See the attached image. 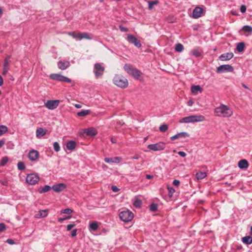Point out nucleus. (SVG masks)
Segmentation results:
<instances>
[{
	"label": "nucleus",
	"mask_w": 252,
	"mask_h": 252,
	"mask_svg": "<svg viewBox=\"0 0 252 252\" xmlns=\"http://www.w3.org/2000/svg\"><path fill=\"white\" fill-rule=\"evenodd\" d=\"M68 34L71 36L73 38L78 40H81L82 39H91L92 37L87 32H69Z\"/></svg>",
	"instance_id": "obj_5"
},
{
	"label": "nucleus",
	"mask_w": 252,
	"mask_h": 252,
	"mask_svg": "<svg viewBox=\"0 0 252 252\" xmlns=\"http://www.w3.org/2000/svg\"><path fill=\"white\" fill-rule=\"evenodd\" d=\"M47 132V130H44L41 127L38 128L36 130V136L37 138H41V137L44 136Z\"/></svg>",
	"instance_id": "obj_24"
},
{
	"label": "nucleus",
	"mask_w": 252,
	"mask_h": 252,
	"mask_svg": "<svg viewBox=\"0 0 252 252\" xmlns=\"http://www.w3.org/2000/svg\"><path fill=\"white\" fill-rule=\"evenodd\" d=\"M6 242L10 245H13L15 243L14 241L11 239H7Z\"/></svg>",
	"instance_id": "obj_52"
},
{
	"label": "nucleus",
	"mask_w": 252,
	"mask_h": 252,
	"mask_svg": "<svg viewBox=\"0 0 252 252\" xmlns=\"http://www.w3.org/2000/svg\"><path fill=\"white\" fill-rule=\"evenodd\" d=\"M245 47V44L244 42H240L237 44V47H236V50L239 52H242L244 51Z\"/></svg>",
	"instance_id": "obj_30"
},
{
	"label": "nucleus",
	"mask_w": 252,
	"mask_h": 252,
	"mask_svg": "<svg viewBox=\"0 0 252 252\" xmlns=\"http://www.w3.org/2000/svg\"><path fill=\"white\" fill-rule=\"evenodd\" d=\"M242 241L246 245H250L252 244V237L250 236L244 237L242 239Z\"/></svg>",
	"instance_id": "obj_25"
},
{
	"label": "nucleus",
	"mask_w": 252,
	"mask_h": 252,
	"mask_svg": "<svg viewBox=\"0 0 252 252\" xmlns=\"http://www.w3.org/2000/svg\"><path fill=\"white\" fill-rule=\"evenodd\" d=\"M167 189L168 190V196L170 198L172 197L173 193L175 192V190L173 187H168Z\"/></svg>",
	"instance_id": "obj_40"
},
{
	"label": "nucleus",
	"mask_w": 252,
	"mask_h": 252,
	"mask_svg": "<svg viewBox=\"0 0 252 252\" xmlns=\"http://www.w3.org/2000/svg\"><path fill=\"white\" fill-rule=\"evenodd\" d=\"M75 226H76V224L74 222H72L71 223L67 225L66 229L67 231H69L73 227H75Z\"/></svg>",
	"instance_id": "obj_47"
},
{
	"label": "nucleus",
	"mask_w": 252,
	"mask_h": 252,
	"mask_svg": "<svg viewBox=\"0 0 252 252\" xmlns=\"http://www.w3.org/2000/svg\"><path fill=\"white\" fill-rule=\"evenodd\" d=\"M158 204L156 203H152L150 206V210L153 212H156L158 210Z\"/></svg>",
	"instance_id": "obj_36"
},
{
	"label": "nucleus",
	"mask_w": 252,
	"mask_h": 252,
	"mask_svg": "<svg viewBox=\"0 0 252 252\" xmlns=\"http://www.w3.org/2000/svg\"><path fill=\"white\" fill-rule=\"evenodd\" d=\"M73 212V210L69 208H66L64 209H63L61 210V214H66L68 215H70L71 213H72Z\"/></svg>",
	"instance_id": "obj_43"
},
{
	"label": "nucleus",
	"mask_w": 252,
	"mask_h": 252,
	"mask_svg": "<svg viewBox=\"0 0 252 252\" xmlns=\"http://www.w3.org/2000/svg\"><path fill=\"white\" fill-rule=\"evenodd\" d=\"M8 131V127L4 125H0V136L5 134Z\"/></svg>",
	"instance_id": "obj_33"
},
{
	"label": "nucleus",
	"mask_w": 252,
	"mask_h": 252,
	"mask_svg": "<svg viewBox=\"0 0 252 252\" xmlns=\"http://www.w3.org/2000/svg\"><path fill=\"white\" fill-rule=\"evenodd\" d=\"M124 69L129 75L132 76L136 79H138L141 76V72L139 70L135 68L131 67L128 64H125Z\"/></svg>",
	"instance_id": "obj_4"
},
{
	"label": "nucleus",
	"mask_w": 252,
	"mask_h": 252,
	"mask_svg": "<svg viewBox=\"0 0 252 252\" xmlns=\"http://www.w3.org/2000/svg\"><path fill=\"white\" fill-rule=\"evenodd\" d=\"M113 81L116 85L122 88H126L128 84L127 80L120 75H115Z\"/></svg>",
	"instance_id": "obj_3"
},
{
	"label": "nucleus",
	"mask_w": 252,
	"mask_h": 252,
	"mask_svg": "<svg viewBox=\"0 0 252 252\" xmlns=\"http://www.w3.org/2000/svg\"><path fill=\"white\" fill-rule=\"evenodd\" d=\"M8 70V68L7 66H4L3 68V71H2V75H5L7 74Z\"/></svg>",
	"instance_id": "obj_49"
},
{
	"label": "nucleus",
	"mask_w": 252,
	"mask_h": 252,
	"mask_svg": "<svg viewBox=\"0 0 252 252\" xmlns=\"http://www.w3.org/2000/svg\"><path fill=\"white\" fill-rule=\"evenodd\" d=\"M203 11V9L202 8H201L199 6L196 7L193 10L192 17L195 19L200 17L202 15Z\"/></svg>",
	"instance_id": "obj_15"
},
{
	"label": "nucleus",
	"mask_w": 252,
	"mask_h": 252,
	"mask_svg": "<svg viewBox=\"0 0 252 252\" xmlns=\"http://www.w3.org/2000/svg\"><path fill=\"white\" fill-rule=\"evenodd\" d=\"M233 56L234 54L232 52L224 53L219 57V59L222 61H228L231 59Z\"/></svg>",
	"instance_id": "obj_16"
},
{
	"label": "nucleus",
	"mask_w": 252,
	"mask_h": 252,
	"mask_svg": "<svg viewBox=\"0 0 252 252\" xmlns=\"http://www.w3.org/2000/svg\"><path fill=\"white\" fill-rule=\"evenodd\" d=\"M111 141L112 142V143H116L117 142V140L116 139H115V138L112 137L111 138Z\"/></svg>",
	"instance_id": "obj_63"
},
{
	"label": "nucleus",
	"mask_w": 252,
	"mask_h": 252,
	"mask_svg": "<svg viewBox=\"0 0 252 252\" xmlns=\"http://www.w3.org/2000/svg\"><path fill=\"white\" fill-rule=\"evenodd\" d=\"M168 126L166 124L161 125L159 127V129L161 132H165L168 130Z\"/></svg>",
	"instance_id": "obj_37"
},
{
	"label": "nucleus",
	"mask_w": 252,
	"mask_h": 252,
	"mask_svg": "<svg viewBox=\"0 0 252 252\" xmlns=\"http://www.w3.org/2000/svg\"><path fill=\"white\" fill-rule=\"evenodd\" d=\"M189 135L188 133H187L186 132H182L178 133L175 134V135L171 137L170 139L171 140L173 141V140H174L177 139L183 138V137H189Z\"/></svg>",
	"instance_id": "obj_19"
},
{
	"label": "nucleus",
	"mask_w": 252,
	"mask_h": 252,
	"mask_svg": "<svg viewBox=\"0 0 252 252\" xmlns=\"http://www.w3.org/2000/svg\"><path fill=\"white\" fill-rule=\"evenodd\" d=\"M215 114L218 117H229L232 114V110L227 106L221 104L220 106L215 108Z\"/></svg>",
	"instance_id": "obj_1"
},
{
	"label": "nucleus",
	"mask_w": 252,
	"mask_h": 252,
	"mask_svg": "<svg viewBox=\"0 0 252 252\" xmlns=\"http://www.w3.org/2000/svg\"><path fill=\"white\" fill-rule=\"evenodd\" d=\"M187 104H188V106H191L193 105V100H191V99H189V100L188 101V102Z\"/></svg>",
	"instance_id": "obj_57"
},
{
	"label": "nucleus",
	"mask_w": 252,
	"mask_h": 252,
	"mask_svg": "<svg viewBox=\"0 0 252 252\" xmlns=\"http://www.w3.org/2000/svg\"><path fill=\"white\" fill-rule=\"evenodd\" d=\"M234 71V68L229 64H223L219 66L217 68V72L221 73L224 72H232Z\"/></svg>",
	"instance_id": "obj_10"
},
{
	"label": "nucleus",
	"mask_w": 252,
	"mask_h": 252,
	"mask_svg": "<svg viewBox=\"0 0 252 252\" xmlns=\"http://www.w3.org/2000/svg\"><path fill=\"white\" fill-rule=\"evenodd\" d=\"M59 100H49L45 103V106L50 110H54L59 106Z\"/></svg>",
	"instance_id": "obj_12"
},
{
	"label": "nucleus",
	"mask_w": 252,
	"mask_h": 252,
	"mask_svg": "<svg viewBox=\"0 0 252 252\" xmlns=\"http://www.w3.org/2000/svg\"><path fill=\"white\" fill-rule=\"evenodd\" d=\"M139 158V156L137 155H136L131 158L132 159H137Z\"/></svg>",
	"instance_id": "obj_62"
},
{
	"label": "nucleus",
	"mask_w": 252,
	"mask_h": 252,
	"mask_svg": "<svg viewBox=\"0 0 252 252\" xmlns=\"http://www.w3.org/2000/svg\"><path fill=\"white\" fill-rule=\"evenodd\" d=\"M39 180L37 175L34 174H28L26 177V182L30 185H35Z\"/></svg>",
	"instance_id": "obj_11"
},
{
	"label": "nucleus",
	"mask_w": 252,
	"mask_h": 252,
	"mask_svg": "<svg viewBox=\"0 0 252 252\" xmlns=\"http://www.w3.org/2000/svg\"><path fill=\"white\" fill-rule=\"evenodd\" d=\"M51 189H52V187L48 185H45L43 188H40L38 191L40 193H43L50 190Z\"/></svg>",
	"instance_id": "obj_31"
},
{
	"label": "nucleus",
	"mask_w": 252,
	"mask_h": 252,
	"mask_svg": "<svg viewBox=\"0 0 252 252\" xmlns=\"http://www.w3.org/2000/svg\"><path fill=\"white\" fill-rule=\"evenodd\" d=\"M77 235V229H73L71 232V236L72 237H75Z\"/></svg>",
	"instance_id": "obj_51"
},
{
	"label": "nucleus",
	"mask_w": 252,
	"mask_h": 252,
	"mask_svg": "<svg viewBox=\"0 0 252 252\" xmlns=\"http://www.w3.org/2000/svg\"><path fill=\"white\" fill-rule=\"evenodd\" d=\"M6 229V225L3 223H0V232L4 231Z\"/></svg>",
	"instance_id": "obj_48"
},
{
	"label": "nucleus",
	"mask_w": 252,
	"mask_h": 252,
	"mask_svg": "<svg viewBox=\"0 0 252 252\" xmlns=\"http://www.w3.org/2000/svg\"><path fill=\"white\" fill-rule=\"evenodd\" d=\"M84 132L87 136H95L97 133V130L94 127L85 129Z\"/></svg>",
	"instance_id": "obj_20"
},
{
	"label": "nucleus",
	"mask_w": 252,
	"mask_h": 252,
	"mask_svg": "<svg viewBox=\"0 0 252 252\" xmlns=\"http://www.w3.org/2000/svg\"><path fill=\"white\" fill-rule=\"evenodd\" d=\"M178 155H180L182 157H185L186 156V154L183 151H179L178 153Z\"/></svg>",
	"instance_id": "obj_55"
},
{
	"label": "nucleus",
	"mask_w": 252,
	"mask_h": 252,
	"mask_svg": "<svg viewBox=\"0 0 252 252\" xmlns=\"http://www.w3.org/2000/svg\"><path fill=\"white\" fill-rule=\"evenodd\" d=\"M119 217L123 221L128 222L133 218V214L129 210L123 211L120 213Z\"/></svg>",
	"instance_id": "obj_6"
},
{
	"label": "nucleus",
	"mask_w": 252,
	"mask_h": 252,
	"mask_svg": "<svg viewBox=\"0 0 252 252\" xmlns=\"http://www.w3.org/2000/svg\"><path fill=\"white\" fill-rule=\"evenodd\" d=\"M176 18L173 16H169L166 18V21L168 23H173L175 22Z\"/></svg>",
	"instance_id": "obj_39"
},
{
	"label": "nucleus",
	"mask_w": 252,
	"mask_h": 252,
	"mask_svg": "<svg viewBox=\"0 0 252 252\" xmlns=\"http://www.w3.org/2000/svg\"><path fill=\"white\" fill-rule=\"evenodd\" d=\"M70 63L68 61H60L58 62V67L62 70H64L69 66Z\"/></svg>",
	"instance_id": "obj_21"
},
{
	"label": "nucleus",
	"mask_w": 252,
	"mask_h": 252,
	"mask_svg": "<svg viewBox=\"0 0 252 252\" xmlns=\"http://www.w3.org/2000/svg\"><path fill=\"white\" fill-rule=\"evenodd\" d=\"M247 9V7L245 5H242L240 7V11L242 13H244L246 12Z\"/></svg>",
	"instance_id": "obj_50"
},
{
	"label": "nucleus",
	"mask_w": 252,
	"mask_h": 252,
	"mask_svg": "<svg viewBox=\"0 0 252 252\" xmlns=\"http://www.w3.org/2000/svg\"><path fill=\"white\" fill-rule=\"evenodd\" d=\"M76 143L74 141L70 140L66 142V147L67 150L72 151L75 149Z\"/></svg>",
	"instance_id": "obj_23"
},
{
	"label": "nucleus",
	"mask_w": 252,
	"mask_h": 252,
	"mask_svg": "<svg viewBox=\"0 0 252 252\" xmlns=\"http://www.w3.org/2000/svg\"><path fill=\"white\" fill-rule=\"evenodd\" d=\"M66 188V185L64 183H60L54 185L52 187L53 189L56 192H60L64 190Z\"/></svg>",
	"instance_id": "obj_14"
},
{
	"label": "nucleus",
	"mask_w": 252,
	"mask_h": 252,
	"mask_svg": "<svg viewBox=\"0 0 252 252\" xmlns=\"http://www.w3.org/2000/svg\"><path fill=\"white\" fill-rule=\"evenodd\" d=\"M202 89L199 85H193L191 87V91L193 94H197L198 91L202 92Z\"/></svg>",
	"instance_id": "obj_26"
},
{
	"label": "nucleus",
	"mask_w": 252,
	"mask_h": 252,
	"mask_svg": "<svg viewBox=\"0 0 252 252\" xmlns=\"http://www.w3.org/2000/svg\"><path fill=\"white\" fill-rule=\"evenodd\" d=\"M104 160L106 163L112 162L118 163L121 161L122 158L119 157H115L114 158H105Z\"/></svg>",
	"instance_id": "obj_18"
},
{
	"label": "nucleus",
	"mask_w": 252,
	"mask_h": 252,
	"mask_svg": "<svg viewBox=\"0 0 252 252\" xmlns=\"http://www.w3.org/2000/svg\"><path fill=\"white\" fill-rule=\"evenodd\" d=\"M10 63V60L4 59L3 65L7 66Z\"/></svg>",
	"instance_id": "obj_56"
},
{
	"label": "nucleus",
	"mask_w": 252,
	"mask_h": 252,
	"mask_svg": "<svg viewBox=\"0 0 252 252\" xmlns=\"http://www.w3.org/2000/svg\"><path fill=\"white\" fill-rule=\"evenodd\" d=\"M0 183L1 185L3 186H7L8 184V182L6 180L5 181H0Z\"/></svg>",
	"instance_id": "obj_58"
},
{
	"label": "nucleus",
	"mask_w": 252,
	"mask_h": 252,
	"mask_svg": "<svg viewBox=\"0 0 252 252\" xmlns=\"http://www.w3.org/2000/svg\"><path fill=\"white\" fill-rule=\"evenodd\" d=\"M133 205L136 208H140L142 205V201L141 200L137 199L134 201Z\"/></svg>",
	"instance_id": "obj_44"
},
{
	"label": "nucleus",
	"mask_w": 252,
	"mask_h": 252,
	"mask_svg": "<svg viewBox=\"0 0 252 252\" xmlns=\"http://www.w3.org/2000/svg\"><path fill=\"white\" fill-rule=\"evenodd\" d=\"M173 184L174 186L178 187V186H179V185L180 184V181L177 180H174L173 182Z\"/></svg>",
	"instance_id": "obj_53"
},
{
	"label": "nucleus",
	"mask_w": 252,
	"mask_h": 252,
	"mask_svg": "<svg viewBox=\"0 0 252 252\" xmlns=\"http://www.w3.org/2000/svg\"><path fill=\"white\" fill-rule=\"evenodd\" d=\"M5 143V140L3 139L0 140V148H1Z\"/></svg>",
	"instance_id": "obj_59"
},
{
	"label": "nucleus",
	"mask_w": 252,
	"mask_h": 252,
	"mask_svg": "<svg viewBox=\"0 0 252 252\" xmlns=\"http://www.w3.org/2000/svg\"><path fill=\"white\" fill-rule=\"evenodd\" d=\"M75 107L77 108H81L82 106L79 104H76L75 105Z\"/></svg>",
	"instance_id": "obj_64"
},
{
	"label": "nucleus",
	"mask_w": 252,
	"mask_h": 252,
	"mask_svg": "<svg viewBox=\"0 0 252 252\" xmlns=\"http://www.w3.org/2000/svg\"><path fill=\"white\" fill-rule=\"evenodd\" d=\"M148 8L149 10H152L153 8V6L156 4H158L159 3V1L157 0H150L148 1Z\"/></svg>",
	"instance_id": "obj_32"
},
{
	"label": "nucleus",
	"mask_w": 252,
	"mask_h": 252,
	"mask_svg": "<svg viewBox=\"0 0 252 252\" xmlns=\"http://www.w3.org/2000/svg\"><path fill=\"white\" fill-rule=\"evenodd\" d=\"M66 220L65 217L64 218H60L58 219V221L60 222H62L63 221Z\"/></svg>",
	"instance_id": "obj_60"
},
{
	"label": "nucleus",
	"mask_w": 252,
	"mask_h": 252,
	"mask_svg": "<svg viewBox=\"0 0 252 252\" xmlns=\"http://www.w3.org/2000/svg\"><path fill=\"white\" fill-rule=\"evenodd\" d=\"M238 166L240 169H246L249 166V163L245 159H241L239 161Z\"/></svg>",
	"instance_id": "obj_22"
},
{
	"label": "nucleus",
	"mask_w": 252,
	"mask_h": 252,
	"mask_svg": "<svg viewBox=\"0 0 252 252\" xmlns=\"http://www.w3.org/2000/svg\"><path fill=\"white\" fill-rule=\"evenodd\" d=\"M104 67L102 66L100 63H96L94 64V73L96 78L102 76L104 73Z\"/></svg>",
	"instance_id": "obj_8"
},
{
	"label": "nucleus",
	"mask_w": 252,
	"mask_h": 252,
	"mask_svg": "<svg viewBox=\"0 0 252 252\" xmlns=\"http://www.w3.org/2000/svg\"><path fill=\"white\" fill-rule=\"evenodd\" d=\"M53 147H54V150L56 152H58L60 150V146L58 142H55L53 143Z\"/></svg>",
	"instance_id": "obj_46"
},
{
	"label": "nucleus",
	"mask_w": 252,
	"mask_h": 252,
	"mask_svg": "<svg viewBox=\"0 0 252 252\" xmlns=\"http://www.w3.org/2000/svg\"><path fill=\"white\" fill-rule=\"evenodd\" d=\"M48 215V210H40L38 214L36 215L37 216V218H44L46 217Z\"/></svg>",
	"instance_id": "obj_27"
},
{
	"label": "nucleus",
	"mask_w": 252,
	"mask_h": 252,
	"mask_svg": "<svg viewBox=\"0 0 252 252\" xmlns=\"http://www.w3.org/2000/svg\"><path fill=\"white\" fill-rule=\"evenodd\" d=\"M127 40L130 43L134 44L137 48H140L141 46L140 41L133 35L128 34L127 37Z\"/></svg>",
	"instance_id": "obj_13"
},
{
	"label": "nucleus",
	"mask_w": 252,
	"mask_h": 252,
	"mask_svg": "<svg viewBox=\"0 0 252 252\" xmlns=\"http://www.w3.org/2000/svg\"><path fill=\"white\" fill-rule=\"evenodd\" d=\"M8 158L7 157H4L2 158L0 160V165L2 166H4L6 164V163L8 162Z\"/></svg>",
	"instance_id": "obj_41"
},
{
	"label": "nucleus",
	"mask_w": 252,
	"mask_h": 252,
	"mask_svg": "<svg viewBox=\"0 0 252 252\" xmlns=\"http://www.w3.org/2000/svg\"><path fill=\"white\" fill-rule=\"evenodd\" d=\"M146 178L147 179H152L153 178V176L151 175L147 174L146 175Z\"/></svg>",
	"instance_id": "obj_61"
},
{
	"label": "nucleus",
	"mask_w": 252,
	"mask_h": 252,
	"mask_svg": "<svg viewBox=\"0 0 252 252\" xmlns=\"http://www.w3.org/2000/svg\"><path fill=\"white\" fill-rule=\"evenodd\" d=\"M18 168L20 170H23L25 169V164L23 161H19L17 164Z\"/></svg>",
	"instance_id": "obj_45"
},
{
	"label": "nucleus",
	"mask_w": 252,
	"mask_h": 252,
	"mask_svg": "<svg viewBox=\"0 0 252 252\" xmlns=\"http://www.w3.org/2000/svg\"><path fill=\"white\" fill-rule=\"evenodd\" d=\"M166 147V144L163 142H159L155 144H149L147 148L154 151L163 150Z\"/></svg>",
	"instance_id": "obj_7"
},
{
	"label": "nucleus",
	"mask_w": 252,
	"mask_h": 252,
	"mask_svg": "<svg viewBox=\"0 0 252 252\" xmlns=\"http://www.w3.org/2000/svg\"><path fill=\"white\" fill-rule=\"evenodd\" d=\"M195 176L197 180H201L207 176V174L204 172H199L196 173Z\"/></svg>",
	"instance_id": "obj_29"
},
{
	"label": "nucleus",
	"mask_w": 252,
	"mask_h": 252,
	"mask_svg": "<svg viewBox=\"0 0 252 252\" xmlns=\"http://www.w3.org/2000/svg\"><path fill=\"white\" fill-rule=\"evenodd\" d=\"M175 49L177 52H181L184 49V46L182 44L178 43L175 45Z\"/></svg>",
	"instance_id": "obj_35"
},
{
	"label": "nucleus",
	"mask_w": 252,
	"mask_h": 252,
	"mask_svg": "<svg viewBox=\"0 0 252 252\" xmlns=\"http://www.w3.org/2000/svg\"><path fill=\"white\" fill-rule=\"evenodd\" d=\"M50 78L51 79L60 82H64L68 83L71 82V79L69 78L58 74H52L50 75Z\"/></svg>",
	"instance_id": "obj_9"
},
{
	"label": "nucleus",
	"mask_w": 252,
	"mask_h": 252,
	"mask_svg": "<svg viewBox=\"0 0 252 252\" xmlns=\"http://www.w3.org/2000/svg\"><path fill=\"white\" fill-rule=\"evenodd\" d=\"M242 29L246 32H252V27L249 25H245L243 26Z\"/></svg>",
	"instance_id": "obj_42"
},
{
	"label": "nucleus",
	"mask_w": 252,
	"mask_h": 252,
	"mask_svg": "<svg viewBox=\"0 0 252 252\" xmlns=\"http://www.w3.org/2000/svg\"><path fill=\"white\" fill-rule=\"evenodd\" d=\"M90 228L94 230V231H95L98 228V223L97 221H93V222H92L91 223H90Z\"/></svg>",
	"instance_id": "obj_34"
},
{
	"label": "nucleus",
	"mask_w": 252,
	"mask_h": 252,
	"mask_svg": "<svg viewBox=\"0 0 252 252\" xmlns=\"http://www.w3.org/2000/svg\"><path fill=\"white\" fill-rule=\"evenodd\" d=\"M192 54L196 57H199L201 56V52L197 49L194 48L192 50Z\"/></svg>",
	"instance_id": "obj_38"
},
{
	"label": "nucleus",
	"mask_w": 252,
	"mask_h": 252,
	"mask_svg": "<svg viewBox=\"0 0 252 252\" xmlns=\"http://www.w3.org/2000/svg\"><path fill=\"white\" fill-rule=\"evenodd\" d=\"M91 111L90 110H83L77 113V115L79 117H84L91 113Z\"/></svg>",
	"instance_id": "obj_28"
},
{
	"label": "nucleus",
	"mask_w": 252,
	"mask_h": 252,
	"mask_svg": "<svg viewBox=\"0 0 252 252\" xmlns=\"http://www.w3.org/2000/svg\"><path fill=\"white\" fill-rule=\"evenodd\" d=\"M205 117L203 115H191L184 117L179 121L180 123H189L202 122L205 120Z\"/></svg>",
	"instance_id": "obj_2"
},
{
	"label": "nucleus",
	"mask_w": 252,
	"mask_h": 252,
	"mask_svg": "<svg viewBox=\"0 0 252 252\" xmlns=\"http://www.w3.org/2000/svg\"><path fill=\"white\" fill-rule=\"evenodd\" d=\"M28 157L31 160L35 161L39 157V153L36 150H32L29 152Z\"/></svg>",
	"instance_id": "obj_17"
},
{
	"label": "nucleus",
	"mask_w": 252,
	"mask_h": 252,
	"mask_svg": "<svg viewBox=\"0 0 252 252\" xmlns=\"http://www.w3.org/2000/svg\"><path fill=\"white\" fill-rule=\"evenodd\" d=\"M111 189L114 192H117L119 190V189H118L116 186H112L111 187Z\"/></svg>",
	"instance_id": "obj_54"
}]
</instances>
